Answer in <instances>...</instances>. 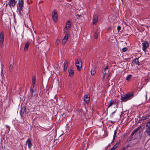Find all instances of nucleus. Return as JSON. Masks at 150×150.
<instances>
[{"label": "nucleus", "mask_w": 150, "mask_h": 150, "mask_svg": "<svg viewBox=\"0 0 150 150\" xmlns=\"http://www.w3.org/2000/svg\"><path fill=\"white\" fill-rule=\"evenodd\" d=\"M8 5L10 7H14L16 4L15 0H9Z\"/></svg>", "instance_id": "obj_9"}, {"label": "nucleus", "mask_w": 150, "mask_h": 150, "mask_svg": "<svg viewBox=\"0 0 150 150\" xmlns=\"http://www.w3.org/2000/svg\"><path fill=\"white\" fill-rule=\"evenodd\" d=\"M90 100V97L88 95H86L84 96V100L86 103H89Z\"/></svg>", "instance_id": "obj_15"}, {"label": "nucleus", "mask_w": 150, "mask_h": 150, "mask_svg": "<svg viewBox=\"0 0 150 150\" xmlns=\"http://www.w3.org/2000/svg\"><path fill=\"white\" fill-rule=\"evenodd\" d=\"M146 126L147 128H146L144 132L147 135L150 137V126L147 125L146 124Z\"/></svg>", "instance_id": "obj_10"}, {"label": "nucleus", "mask_w": 150, "mask_h": 150, "mask_svg": "<svg viewBox=\"0 0 150 150\" xmlns=\"http://www.w3.org/2000/svg\"><path fill=\"white\" fill-rule=\"evenodd\" d=\"M26 143L28 144V147L29 149H30L32 146V143L31 142V140L30 138H28L26 141Z\"/></svg>", "instance_id": "obj_12"}, {"label": "nucleus", "mask_w": 150, "mask_h": 150, "mask_svg": "<svg viewBox=\"0 0 150 150\" xmlns=\"http://www.w3.org/2000/svg\"><path fill=\"white\" fill-rule=\"evenodd\" d=\"M75 64L76 66L79 71H80L82 65V63L80 58H78L76 60Z\"/></svg>", "instance_id": "obj_3"}, {"label": "nucleus", "mask_w": 150, "mask_h": 150, "mask_svg": "<svg viewBox=\"0 0 150 150\" xmlns=\"http://www.w3.org/2000/svg\"><path fill=\"white\" fill-rule=\"evenodd\" d=\"M108 66H107L104 69V72H107V73L109 71V70H108Z\"/></svg>", "instance_id": "obj_26"}, {"label": "nucleus", "mask_w": 150, "mask_h": 150, "mask_svg": "<svg viewBox=\"0 0 150 150\" xmlns=\"http://www.w3.org/2000/svg\"><path fill=\"white\" fill-rule=\"evenodd\" d=\"M110 144H109L108 145V146L107 147V148L106 149H105V150H107V148H108V146H110Z\"/></svg>", "instance_id": "obj_42"}, {"label": "nucleus", "mask_w": 150, "mask_h": 150, "mask_svg": "<svg viewBox=\"0 0 150 150\" xmlns=\"http://www.w3.org/2000/svg\"><path fill=\"white\" fill-rule=\"evenodd\" d=\"M5 126L6 127V128H8V127H10L8 125H5Z\"/></svg>", "instance_id": "obj_40"}, {"label": "nucleus", "mask_w": 150, "mask_h": 150, "mask_svg": "<svg viewBox=\"0 0 150 150\" xmlns=\"http://www.w3.org/2000/svg\"><path fill=\"white\" fill-rule=\"evenodd\" d=\"M71 26V23L70 21H68L66 23V27L68 29Z\"/></svg>", "instance_id": "obj_17"}, {"label": "nucleus", "mask_w": 150, "mask_h": 150, "mask_svg": "<svg viewBox=\"0 0 150 150\" xmlns=\"http://www.w3.org/2000/svg\"><path fill=\"white\" fill-rule=\"evenodd\" d=\"M17 7V9L19 11V15L20 16H22L23 9V0H19Z\"/></svg>", "instance_id": "obj_2"}, {"label": "nucleus", "mask_w": 150, "mask_h": 150, "mask_svg": "<svg viewBox=\"0 0 150 150\" xmlns=\"http://www.w3.org/2000/svg\"><path fill=\"white\" fill-rule=\"evenodd\" d=\"M50 129V128H48V129H47V131H49V130H50V129Z\"/></svg>", "instance_id": "obj_44"}, {"label": "nucleus", "mask_w": 150, "mask_h": 150, "mask_svg": "<svg viewBox=\"0 0 150 150\" xmlns=\"http://www.w3.org/2000/svg\"><path fill=\"white\" fill-rule=\"evenodd\" d=\"M110 150H112L111 149Z\"/></svg>", "instance_id": "obj_48"}, {"label": "nucleus", "mask_w": 150, "mask_h": 150, "mask_svg": "<svg viewBox=\"0 0 150 150\" xmlns=\"http://www.w3.org/2000/svg\"><path fill=\"white\" fill-rule=\"evenodd\" d=\"M26 112V108L25 107L21 108L20 112V114L21 117H23L24 115H25Z\"/></svg>", "instance_id": "obj_6"}, {"label": "nucleus", "mask_w": 150, "mask_h": 150, "mask_svg": "<svg viewBox=\"0 0 150 150\" xmlns=\"http://www.w3.org/2000/svg\"><path fill=\"white\" fill-rule=\"evenodd\" d=\"M30 91L31 92V93H33V92H34V91L33 89L32 88H31L30 89Z\"/></svg>", "instance_id": "obj_36"}, {"label": "nucleus", "mask_w": 150, "mask_h": 150, "mask_svg": "<svg viewBox=\"0 0 150 150\" xmlns=\"http://www.w3.org/2000/svg\"><path fill=\"white\" fill-rule=\"evenodd\" d=\"M29 45L30 43L29 42H27V43H25V46L24 49V51H25L28 50L29 47Z\"/></svg>", "instance_id": "obj_19"}, {"label": "nucleus", "mask_w": 150, "mask_h": 150, "mask_svg": "<svg viewBox=\"0 0 150 150\" xmlns=\"http://www.w3.org/2000/svg\"><path fill=\"white\" fill-rule=\"evenodd\" d=\"M147 28H148V26H146Z\"/></svg>", "instance_id": "obj_47"}, {"label": "nucleus", "mask_w": 150, "mask_h": 150, "mask_svg": "<svg viewBox=\"0 0 150 150\" xmlns=\"http://www.w3.org/2000/svg\"><path fill=\"white\" fill-rule=\"evenodd\" d=\"M96 73V71L95 70H92L91 71V74L92 75H94Z\"/></svg>", "instance_id": "obj_28"}, {"label": "nucleus", "mask_w": 150, "mask_h": 150, "mask_svg": "<svg viewBox=\"0 0 150 150\" xmlns=\"http://www.w3.org/2000/svg\"><path fill=\"white\" fill-rule=\"evenodd\" d=\"M121 29V27L120 26H118L117 27V30L119 31Z\"/></svg>", "instance_id": "obj_33"}, {"label": "nucleus", "mask_w": 150, "mask_h": 150, "mask_svg": "<svg viewBox=\"0 0 150 150\" xmlns=\"http://www.w3.org/2000/svg\"><path fill=\"white\" fill-rule=\"evenodd\" d=\"M127 50V48L126 47H124L122 48V50L123 52H126Z\"/></svg>", "instance_id": "obj_30"}, {"label": "nucleus", "mask_w": 150, "mask_h": 150, "mask_svg": "<svg viewBox=\"0 0 150 150\" xmlns=\"http://www.w3.org/2000/svg\"><path fill=\"white\" fill-rule=\"evenodd\" d=\"M118 145L119 144H118V142H117L111 149L112 150H114L117 147V146H118Z\"/></svg>", "instance_id": "obj_24"}, {"label": "nucleus", "mask_w": 150, "mask_h": 150, "mask_svg": "<svg viewBox=\"0 0 150 150\" xmlns=\"http://www.w3.org/2000/svg\"><path fill=\"white\" fill-rule=\"evenodd\" d=\"M13 66L11 64H10L9 67V69L10 71H11L12 68Z\"/></svg>", "instance_id": "obj_32"}, {"label": "nucleus", "mask_w": 150, "mask_h": 150, "mask_svg": "<svg viewBox=\"0 0 150 150\" xmlns=\"http://www.w3.org/2000/svg\"><path fill=\"white\" fill-rule=\"evenodd\" d=\"M115 111L113 112L111 115V116H112V117L113 116V115H114V114L115 113Z\"/></svg>", "instance_id": "obj_37"}, {"label": "nucleus", "mask_w": 150, "mask_h": 150, "mask_svg": "<svg viewBox=\"0 0 150 150\" xmlns=\"http://www.w3.org/2000/svg\"><path fill=\"white\" fill-rule=\"evenodd\" d=\"M60 42V41L59 40H57L55 42V45H58V44H59V43Z\"/></svg>", "instance_id": "obj_29"}, {"label": "nucleus", "mask_w": 150, "mask_h": 150, "mask_svg": "<svg viewBox=\"0 0 150 150\" xmlns=\"http://www.w3.org/2000/svg\"><path fill=\"white\" fill-rule=\"evenodd\" d=\"M116 134H117V131L116 130L114 131V135L113 136V140L111 144L113 143L114 142V140H115V137Z\"/></svg>", "instance_id": "obj_22"}, {"label": "nucleus", "mask_w": 150, "mask_h": 150, "mask_svg": "<svg viewBox=\"0 0 150 150\" xmlns=\"http://www.w3.org/2000/svg\"><path fill=\"white\" fill-rule=\"evenodd\" d=\"M98 36V34L97 32H95L94 34V38L95 39H97Z\"/></svg>", "instance_id": "obj_27"}, {"label": "nucleus", "mask_w": 150, "mask_h": 150, "mask_svg": "<svg viewBox=\"0 0 150 150\" xmlns=\"http://www.w3.org/2000/svg\"><path fill=\"white\" fill-rule=\"evenodd\" d=\"M52 16L53 21L55 22H57V11L56 9L53 10Z\"/></svg>", "instance_id": "obj_4"}, {"label": "nucleus", "mask_w": 150, "mask_h": 150, "mask_svg": "<svg viewBox=\"0 0 150 150\" xmlns=\"http://www.w3.org/2000/svg\"><path fill=\"white\" fill-rule=\"evenodd\" d=\"M132 62L135 64H137L138 65H140L139 62L138 58H135L133 60Z\"/></svg>", "instance_id": "obj_18"}, {"label": "nucleus", "mask_w": 150, "mask_h": 150, "mask_svg": "<svg viewBox=\"0 0 150 150\" xmlns=\"http://www.w3.org/2000/svg\"><path fill=\"white\" fill-rule=\"evenodd\" d=\"M35 78L36 76L34 75L33 76V78L32 79V81L33 83V87H34L35 85Z\"/></svg>", "instance_id": "obj_16"}, {"label": "nucleus", "mask_w": 150, "mask_h": 150, "mask_svg": "<svg viewBox=\"0 0 150 150\" xmlns=\"http://www.w3.org/2000/svg\"><path fill=\"white\" fill-rule=\"evenodd\" d=\"M7 4H6V6H7Z\"/></svg>", "instance_id": "obj_46"}, {"label": "nucleus", "mask_w": 150, "mask_h": 150, "mask_svg": "<svg viewBox=\"0 0 150 150\" xmlns=\"http://www.w3.org/2000/svg\"><path fill=\"white\" fill-rule=\"evenodd\" d=\"M122 150H126V148L125 147H124L122 149Z\"/></svg>", "instance_id": "obj_39"}, {"label": "nucleus", "mask_w": 150, "mask_h": 150, "mask_svg": "<svg viewBox=\"0 0 150 150\" xmlns=\"http://www.w3.org/2000/svg\"><path fill=\"white\" fill-rule=\"evenodd\" d=\"M141 127V126H139L137 128L134 130L132 133L131 135L132 136H133L138 131Z\"/></svg>", "instance_id": "obj_14"}, {"label": "nucleus", "mask_w": 150, "mask_h": 150, "mask_svg": "<svg viewBox=\"0 0 150 150\" xmlns=\"http://www.w3.org/2000/svg\"><path fill=\"white\" fill-rule=\"evenodd\" d=\"M33 93H31L30 94V95L31 96H33Z\"/></svg>", "instance_id": "obj_43"}, {"label": "nucleus", "mask_w": 150, "mask_h": 150, "mask_svg": "<svg viewBox=\"0 0 150 150\" xmlns=\"http://www.w3.org/2000/svg\"><path fill=\"white\" fill-rule=\"evenodd\" d=\"M10 127H8V132H9V131H10Z\"/></svg>", "instance_id": "obj_41"}, {"label": "nucleus", "mask_w": 150, "mask_h": 150, "mask_svg": "<svg viewBox=\"0 0 150 150\" xmlns=\"http://www.w3.org/2000/svg\"><path fill=\"white\" fill-rule=\"evenodd\" d=\"M66 42V41L64 40H63L62 42V44L63 45H64Z\"/></svg>", "instance_id": "obj_31"}, {"label": "nucleus", "mask_w": 150, "mask_h": 150, "mask_svg": "<svg viewBox=\"0 0 150 150\" xmlns=\"http://www.w3.org/2000/svg\"><path fill=\"white\" fill-rule=\"evenodd\" d=\"M150 116V115H146L145 116H143L142 117V119L143 120H146V119L149 118Z\"/></svg>", "instance_id": "obj_25"}, {"label": "nucleus", "mask_w": 150, "mask_h": 150, "mask_svg": "<svg viewBox=\"0 0 150 150\" xmlns=\"http://www.w3.org/2000/svg\"><path fill=\"white\" fill-rule=\"evenodd\" d=\"M69 36V34L67 33H66L65 36H64V38L63 40H65L66 41H67V40L68 38V37Z\"/></svg>", "instance_id": "obj_23"}, {"label": "nucleus", "mask_w": 150, "mask_h": 150, "mask_svg": "<svg viewBox=\"0 0 150 150\" xmlns=\"http://www.w3.org/2000/svg\"><path fill=\"white\" fill-rule=\"evenodd\" d=\"M98 16L97 14H94L93 18V24H95L98 22Z\"/></svg>", "instance_id": "obj_11"}, {"label": "nucleus", "mask_w": 150, "mask_h": 150, "mask_svg": "<svg viewBox=\"0 0 150 150\" xmlns=\"http://www.w3.org/2000/svg\"><path fill=\"white\" fill-rule=\"evenodd\" d=\"M68 72L69 73V76H72L74 74V71L71 67H69L68 69Z\"/></svg>", "instance_id": "obj_13"}, {"label": "nucleus", "mask_w": 150, "mask_h": 150, "mask_svg": "<svg viewBox=\"0 0 150 150\" xmlns=\"http://www.w3.org/2000/svg\"><path fill=\"white\" fill-rule=\"evenodd\" d=\"M82 16L81 15H79L77 14V15H76V17L78 19H79V18L78 17H79L80 16Z\"/></svg>", "instance_id": "obj_34"}, {"label": "nucleus", "mask_w": 150, "mask_h": 150, "mask_svg": "<svg viewBox=\"0 0 150 150\" xmlns=\"http://www.w3.org/2000/svg\"><path fill=\"white\" fill-rule=\"evenodd\" d=\"M107 74V72H104L103 75V78H104L105 77L106 74Z\"/></svg>", "instance_id": "obj_35"}, {"label": "nucleus", "mask_w": 150, "mask_h": 150, "mask_svg": "<svg viewBox=\"0 0 150 150\" xmlns=\"http://www.w3.org/2000/svg\"><path fill=\"white\" fill-rule=\"evenodd\" d=\"M4 33L3 31H2L0 34V46L2 45L4 40Z\"/></svg>", "instance_id": "obj_7"}, {"label": "nucleus", "mask_w": 150, "mask_h": 150, "mask_svg": "<svg viewBox=\"0 0 150 150\" xmlns=\"http://www.w3.org/2000/svg\"><path fill=\"white\" fill-rule=\"evenodd\" d=\"M147 125H149V126H150V121L148 122L147 123Z\"/></svg>", "instance_id": "obj_38"}, {"label": "nucleus", "mask_w": 150, "mask_h": 150, "mask_svg": "<svg viewBox=\"0 0 150 150\" xmlns=\"http://www.w3.org/2000/svg\"><path fill=\"white\" fill-rule=\"evenodd\" d=\"M134 96V93H128L125 95H122L121 96V100L122 102H125L128 100L132 99Z\"/></svg>", "instance_id": "obj_1"}, {"label": "nucleus", "mask_w": 150, "mask_h": 150, "mask_svg": "<svg viewBox=\"0 0 150 150\" xmlns=\"http://www.w3.org/2000/svg\"><path fill=\"white\" fill-rule=\"evenodd\" d=\"M132 74H130L128 75L126 79L127 81H129L131 80V79L132 77Z\"/></svg>", "instance_id": "obj_21"}, {"label": "nucleus", "mask_w": 150, "mask_h": 150, "mask_svg": "<svg viewBox=\"0 0 150 150\" xmlns=\"http://www.w3.org/2000/svg\"><path fill=\"white\" fill-rule=\"evenodd\" d=\"M64 71H65L66 70L68 66V62L66 61H65L64 63Z\"/></svg>", "instance_id": "obj_20"}, {"label": "nucleus", "mask_w": 150, "mask_h": 150, "mask_svg": "<svg viewBox=\"0 0 150 150\" xmlns=\"http://www.w3.org/2000/svg\"><path fill=\"white\" fill-rule=\"evenodd\" d=\"M124 112H122V114H124Z\"/></svg>", "instance_id": "obj_45"}, {"label": "nucleus", "mask_w": 150, "mask_h": 150, "mask_svg": "<svg viewBox=\"0 0 150 150\" xmlns=\"http://www.w3.org/2000/svg\"><path fill=\"white\" fill-rule=\"evenodd\" d=\"M149 46V44L148 42L146 41H145L142 43V50L144 51H145L147 47Z\"/></svg>", "instance_id": "obj_8"}, {"label": "nucleus", "mask_w": 150, "mask_h": 150, "mask_svg": "<svg viewBox=\"0 0 150 150\" xmlns=\"http://www.w3.org/2000/svg\"><path fill=\"white\" fill-rule=\"evenodd\" d=\"M120 101L117 99H111L110 103H109L108 108H109L113 105H118Z\"/></svg>", "instance_id": "obj_5"}]
</instances>
